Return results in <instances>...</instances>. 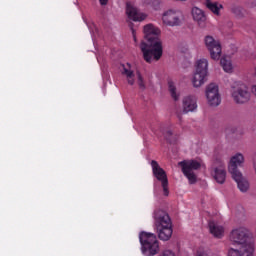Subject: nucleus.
Instances as JSON below:
<instances>
[{
	"label": "nucleus",
	"instance_id": "obj_17",
	"mask_svg": "<svg viewBox=\"0 0 256 256\" xmlns=\"http://www.w3.org/2000/svg\"><path fill=\"white\" fill-rule=\"evenodd\" d=\"M231 177L237 183V187L241 193H247L249 191V180L243 176V173L233 174Z\"/></svg>",
	"mask_w": 256,
	"mask_h": 256
},
{
	"label": "nucleus",
	"instance_id": "obj_8",
	"mask_svg": "<svg viewBox=\"0 0 256 256\" xmlns=\"http://www.w3.org/2000/svg\"><path fill=\"white\" fill-rule=\"evenodd\" d=\"M122 75L126 77L128 81V85H135V73L138 77V86L139 89L142 91H145L146 86H145V81L143 80V76L141 75V72L135 69V66L131 65H123L121 69Z\"/></svg>",
	"mask_w": 256,
	"mask_h": 256
},
{
	"label": "nucleus",
	"instance_id": "obj_1",
	"mask_svg": "<svg viewBox=\"0 0 256 256\" xmlns=\"http://www.w3.org/2000/svg\"><path fill=\"white\" fill-rule=\"evenodd\" d=\"M159 35L161 30L155 25L144 26V40L140 43V50L146 63H157L163 57V41Z\"/></svg>",
	"mask_w": 256,
	"mask_h": 256
},
{
	"label": "nucleus",
	"instance_id": "obj_12",
	"mask_svg": "<svg viewBox=\"0 0 256 256\" xmlns=\"http://www.w3.org/2000/svg\"><path fill=\"white\" fill-rule=\"evenodd\" d=\"M209 79V68L207 65H197L193 74L192 84L193 87L199 89Z\"/></svg>",
	"mask_w": 256,
	"mask_h": 256
},
{
	"label": "nucleus",
	"instance_id": "obj_3",
	"mask_svg": "<svg viewBox=\"0 0 256 256\" xmlns=\"http://www.w3.org/2000/svg\"><path fill=\"white\" fill-rule=\"evenodd\" d=\"M205 47L210 53L211 59L214 61L220 60V65H231L233 61L231 60L230 55H223L221 57V53H223L221 48V42L216 40L213 36L207 35L204 38Z\"/></svg>",
	"mask_w": 256,
	"mask_h": 256
},
{
	"label": "nucleus",
	"instance_id": "obj_16",
	"mask_svg": "<svg viewBox=\"0 0 256 256\" xmlns=\"http://www.w3.org/2000/svg\"><path fill=\"white\" fill-rule=\"evenodd\" d=\"M126 15L130 21H145V19H147V14L140 12L139 9L131 3H127L126 5Z\"/></svg>",
	"mask_w": 256,
	"mask_h": 256
},
{
	"label": "nucleus",
	"instance_id": "obj_24",
	"mask_svg": "<svg viewBox=\"0 0 256 256\" xmlns=\"http://www.w3.org/2000/svg\"><path fill=\"white\" fill-rule=\"evenodd\" d=\"M232 13L239 18L245 16V10L241 6H233Z\"/></svg>",
	"mask_w": 256,
	"mask_h": 256
},
{
	"label": "nucleus",
	"instance_id": "obj_6",
	"mask_svg": "<svg viewBox=\"0 0 256 256\" xmlns=\"http://www.w3.org/2000/svg\"><path fill=\"white\" fill-rule=\"evenodd\" d=\"M211 176L219 185H224L227 181V168L223 158H215L211 167Z\"/></svg>",
	"mask_w": 256,
	"mask_h": 256
},
{
	"label": "nucleus",
	"instance_id": "obj_14",
	"mask_svg": "<svg viewBox=\"0 0 256 256\" xmlns=\"http://www.w3.org/2000/svg\"><path fill=\"white\" fill-rule=\"evenodd\" d=\"M255 253V242L252 240L244 244H240L239 249L230 248L228 256H253Z\"/></svg>",
	"mask_w": 256,
	"mask_h": 256
},
{
	"label": "nucleus",
	"instance_id": "obj_5",
	"mask_svg": "<svg viewBox=\"0 0 256 256\" xmlns=\"http://www.w3.org/2000/svg\"><path fill=\"white\" fill-rule=\"evenodd\" d=\"M253 237V234L251 233V230L245 226H238L236 228H233L230 232L229 240L233 245H243L245 243H249L253 240L251 238Z\"/></svg>",
	"mask_w": 256,
	"mask_h": 256
},
{
	"label": "nucleus",
	"instance_id": "obj_20",
	"mask_svg": "<svg viewBox=\"0 0 256 256\" xmlns=\"http://www.w3.org/2000/svg\"><path fill=\"white\" fill-rule=\"evenodd\" d=\"M142 253L145 256H153L159 253V241L150 242L142 246Z\"/></svg>",
	"mask_w": 256,
	"mask_h": 256
},
{
	"label": "nucleus",
	"instance_id": "obj_28",
	"mask_svg": "<svg viewBox=\"0 0 256 256\" xmlns=\"http://www.w3.org/2000/svg\"><path fill=\"white\" fill-rule=\"evenodd\" d=\"M132 30V37L134 39V42L137 43V34L135 33V29H131Z\"/></svg>",
	"mask_w": 256,
	"mask_h": 256
},
{
	"label": "nucleus",
	"instance_id": "obj_9",
	"mask_svg": "<svg viewBox=\"0 0 256 256\" xmlns=\"http://www.w3.org/2000/svg\"><path fill=\"white\" fill-rule=\"evenodd\" d=\"M205 97L210 107H219L221 105V93H219V85L211 82L206 85Z\"/></svg>",
	"mask_w": 256,
	"mask_h": 256
},
{
	"label": "nucleus",
	"instance_id": "obj_21",
	"mask_svg": "<svg viewBox=\"0 0 256 256\" xmlns=\"http://www.w3.org/2000/svg\"><path fill=\"white\" fill-rule=\"evenodd\" d=\"M139 239H140V243L143 247L145 245H149V243H154L155 241H157V236L153 233L142 232L139 235Z\"/></svg>",
	"mask_w": 256,
	"mask_h": 256
},
{
	"label": "nucleus",
	"instance_id": "obj_13",
	"mask_svg": "<svg viewBox=\"0 0 256 256\" xmlns=\"http://www.w3.org/2000/svg\"><path fill=\"white\" fill-rule=\"evenodd\" d=\"M243 165H245V155H243V153L238 152L232 155L228 162V173H230L231 176L241 173L239 167H243Z\"/></svg>",
	"mask_w": 256,
	"mask_h": 256
},
{
	"label": "nucleus",
	"instance_id": "obj_23",
	"mask_svg": "<svg viewBox=\"0 0 256 256\" xmlns=\"http://www.w3.org/2000/svg\"><path fill=\"white\" fill-rule=\"evenodd\" d=\"M168 91L170 93V96L174 101H179L181 97V93L177 91V86H175V83L173 82H168Z\"/></svg>",
	"mask_w": 256,
	"mask_h": 256
},
{
	"label": "nucleus",
	"instance_id": "obj_26",
	"mask_svg": "<svg viewBox=\"0 0 256 256\" xmlns=\"http://www.w3.org/2000/svg\"><path fill=\"white\" fill-rule=\"evenodd\" d=\"M196 65H209V61L206 58H200L196 61Z\"/></svg>",
	"mask_w": 256,
	"mask_h": 256
},
{
	"label": "nucleus",
	"instance_id": "obj_18",
	"mask_svg": "<svg viewBox=\"0 0 256 256\" xmlns=\"http://www.w3.org/2000/svg\"><path fill=\"white\" fill-rule=\"evenodd\" d=\"M192 17L193 20L199 25V27H205V22L207 21V16L205 12L198 7L192 8Z\"/></svg>",
	"mask_w": 256,
	"mask_h": 256
},
{
	"label": "nucleus",
	"instance_id": "obj_15",
	"mask_svg": "<svg viewBox=\"0 0 256 256\" xmlns=\"http://www.w3.org/2000/svg\"><path fill=\"white\" fill-rule=\"evenodd\" d=\"M197 107V97L188 95L182 99V113L184 115H187V113H195Z\"/></svg>",
	"mask_w": 256,
	"mask_h": 256
},
{
	"label": "nucleus",
	"instance_id": "obj_7",
	"mask_svg": "<svg viewBox=\"0 0 256 256\" xmlns=\"http://www.w3.org/2000/svg\"><path fill=\"white\" fill-rule=\"evenodd\" d=\"M178 165L182 168V172L188 179L190 185H194V183H197V176L193 171L201 169V162L197 160H184L179 162Z\"/></svg>",
	"mask_w": 256,
	"mask_h": 256
},
{
	"label": "nucleus",
	"instance_id": "obj_2",
	"mask_svg": "<svg viewBox=\"0 0 256 256\" xmlns=\"http://www.w3.org/2000/svg\"><path fill=\"white\" fill-rule=\"evenodd\" d=\"M154 227L161 241H169L173 235V223L169 214L163 210L154 212Z\"/></svg>",
	"mask_w": 256,
	"mask_h": 256
},
{
	"label": "nucleus",
	"instance_id": "obj_11",
	"mask_svg": "<svg viewBox=\"0 0 256 256\" xmlns=\"http://www.w3.org/2000/svg\"><path fill=\"white\" fill-rule=\"evenodd\" d=\"M151 167L154 177H156L162 185L163 195H165V197H169V180L167 179V173L155 160L151 161Z\"/></svg>",
	"mask_w": 256,
	"mask_h": 256
},
{
	"label": "nucleus",
	"instance_id": "obj_25",
	"mask_svg": "<svg viewBox=\"0 0 256 256\" xmlns=\"http://www.w3.org/2000/svg\"><path fill=\"white\" fill-rule=\"evenodd\" d=\"M221 68L223 69L224 73H233V71H235V68L233 67V65H221Z\"/></svg>",
	"mask_w": 256,
	"mask_h": 256
},
{
	"label": "nucleus",
	"instance_id": "obj_22",
	"mask_svg": "<svg viewBox=\"0 0 256 256\" xmlns=\"http://www.w3.org/2000/svg\"><path fill=\"white\" fill-rule=\"evenodd\" d=\"M206 7L212 11L214 15H219V11L223 9V5L219 4L218 2H211V0H206Z\"/></svg>",
	"mask_w": 256,
	"mask_h": 256
},
{
	"label": "nucleus",
	"instance_id": "obj_30",
	"mask_svg": "<svg viewBox=\"0 0 256 256\" xmlns=\"http://www.w3.org/2000/svg\"><path fill=\"white\" fill-rule=\"evenodd\" d=\"M101 5H107L109 3V0H99Z\"/></svg>",
	"mask_w": 256,
	"mask_h": 256
},
{
	"label": "nucleus",
	"instance_id": "obj_10",
	"mask_svg": "<svg viewBox=\"0 0 256 256\" xmlns=\"http://www.w3.org/2000/svg\"><path fill=\"white\" fill-rule=\"evenodd\" d=\"M184 19L185 16H183V12L177 9L167 10L162 15L164 25H167L168 27H179Z\"/></svg>",
	"mask_w": 256,
	"mask_h": 256
},
{
	"label": "nucleus",
	"instance_id": "obj_4",
	"mask_svg": "<svg viewBox=\"0 0 256 256\" xmlns=\"http://www.w3.org/2000/svg\"><path fill=\"white\" fill-rule=\"evenodd\" d=\"M231 97L237 105H245L251 100V92L244 83L234 82L231 86Z\"/></svg>",
	"mask_w": 256,
	"mask_h": 256
},
{
	"label": "nucleus",
	"instance_id": "obj_19",
	"mask_svg": "<svg viewBox=\"0 0 256 256\" xmlns=\"http://www.w3.org/2000/svg\"><path fill=\"white\" fill-rule=\"evenodd\" d=\"M209 231L216 239H221L225 235V228L215 221L209 222Z\"/></svg>",
	"mask_w": 256,
	"mask_h": 256
},
{
	"label": "nucleus",
	"instance_id": "obj_29",
	"mask_svg": "<svg viewBox=\"0 0 256 256\" xmlns=\"http://www.w3.org/2000/svg\"><path fill=\"white\" fill-rule=\"evenodd\" d=\"M171 135H173V131L168 130V131L166 132V134H165L166 139H169V137H171Z\"/></svg>",
	"mask_w": 256,
	"mask_h": 256
},
{
	"label": "nucleus",
	"instance_id": "obj_27",
	"mask_svg": "<svg viewBox=\"0 0 256 256\" xmlns=\"http://www.w3.org/2000/svg\"><path fill=\"white\" fill-rule=\"evenodd\" d=\"M196 256H209V254L205 251V249H201V248H200V249L197 251Z\"/></svg>",
	"mask_w": 256,
	"mask_h": 256
}]
</instances>
